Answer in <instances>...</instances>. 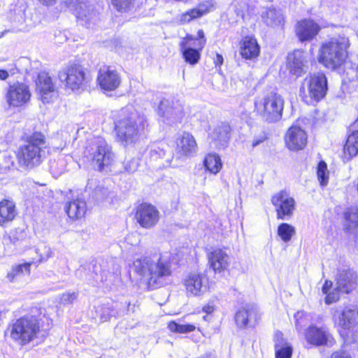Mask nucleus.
<instances>
[{"label":"nucleus","instance_id":"nucleus-1","mask_svg":"<svg viewBox=\"0 0 358 358\" xmlns=\"http://www.w3.org/2000/svg\"><path fill=\"white\" fill-rule=\"evenodd\" d=\"M131 268L150 289L167 285L172 275L169 257L163 254L155 253L137 258Z\"/></svg>","mask_w":358,"mask_h":358},{"label":"nucleus","instance_id":"nucleus-2","mask_svg":"<svg viewBox=\"0 0 358 358\" xmlns=\"http://www.w3.org/2000/svg\"><path fill=\"white\" fill-rule=\"evenodd\" d=\"M44 322L41 323L38 318L34 315H24L13 321L8 327L6 336L20 345H24L41 334L46 336L51 327V322L44 315Z\"/></svg>","mask_w":358,"mask_h":358},{"label":"nucleus","instance_id":"nucleus-3","mask_svg":"<svg viewBox=\"0 0 358 358\" xmlns=\"http://www.w3.org/2000/svg\"><path fill=\"white\" fill-rule=\"evenodd\" d=\"M147 126L145 119L136 111L122 110L115 128L118 141L124 146L135 143L144 135Z\"/></svg>","mask_w":358,"mask_h":358},{"label":"nucleus","instance_id":"nucleus-4","mask_svg":"<svg viewBox=\"0 0 358 358\" xmlns=\"http://www.w3.org/2000/svg\"><path fill=\"white\" fill-rule=\"evenodd\" d=\"M349 46V39L344 35L331 38L322 45L319 62L329 69H336L345 62Z\"/></svg>","mask_w":358,"mask_h":358},{"label":"nucleus","instance_id":"nucleus-5","mask_svg":"<svg viewBox=\"0 0 358 358\" xmlns=\"http://www.w3.org/2000/svg\"><path fill=\"white\" fill-rule=\"evenodd\" d=\"M46 147L45 136L35 132L28 138L17 154L18 162L22 166L31 169L41 162V152Z\"/></svg>","mask_w":358,"mask_h":358},{"label":"nucleus","instance_id":"nucleus-6","mask_svg":"<svg viewBox=\"0 0 358 358\" xmlns=\"http://www.w3.org/2000/svg\"><path fill=\"white\" fill-rule=\"evenodd\" d=\"M255 108L261 118L268 123L279 121L282 115L284 99L275 92H270L255 102Z\"/></svg>","mask_w":358,"mask_h":358},{"label":"nucleus","instance_id":"nucleus-7","mask_svg":"<svg viewBox=\"0 0 358 358\" xmlns=\"http://www.w3.org/2000/svg\"><path fill=\"white\" fill-rule=\"evenodd\" d=\"M357 286V275L350 268L338 269L336 287L325 297V302L331 304L339 299L340 294H350Z\"/></svg>","mask_w":358,"mask_h":358},{"label":"nucleus","instance_id":"nucleus-8","mask_svg":"<svg viewBox=\"0 0 358 358\" xmlns=\"http://www.w3.org/2000/svg\"><path fill=\"white\" fill-rule=\"evenodd\" d=\"M89 157L94 169L102 171L113 161L114 154L106 141L100 137L95 138L92 145L87 148Z\"/></svg>","mask_w":358,"mask_h":358},{"label":"nucleus","instance_id":"nucleus-9","mask_svg":"<svg viewBox=\"0 0 358 358\" xmlns=\"http://www.w3.org/2000/svg\"><path fill=\"white\" fill-rule=\"evenodd\" d=\"M327 90V78L324 73H318L306 78L300 88V95L308 96L316 101H319L326 94Z\"/></svg>","mask_w":358,"mask_h":358},{"label":"nucleus","instance_id":"nucleus-10","mask_svg":"<svg viewBox=\"0 0 358 358\" xmlns=\"http://www.w3.org/2000/svg\"><path fill=\"white\" fill-rule=\"evenodd\" d=\"M335 322L342 328L341 336L348 343L358 342V315H337Z\"/></svg>","mask_w":358,"mask_h":358},{"label":"nucleus","instance_id":"nucleus-11","mask_svg":"<svg viewBox=\"0 0 358 358\" xmlns=\"http://www.w3.org/2000/svg\"><path fill=\"white\" fill-rule=\"evenodd\" d=\"M210 282L206 273L203 272H192L185 280V286L187 293L194 296H201L210 288Z\"/></svg>","mask_w":358,"mask_h":358},{"label":"nucleus","instance_id":"nucleus-12","mask_svg":"<svg viewBox=\"0 0 358 358\" xmlns=\"http://www.w3.org/2000/svg\"><path fill=\"white\" fill-rule=\"evenodd\" d=\"M271 203L275 208L278 219L290 217L295 210V201L286 191H280L271 198Z\"/></svg>","mask_w":358,"mask_h":358},{"label":"nucleus","instance_id":"nucleus-13","mask_svg":"<svg viewBox=\"0 0 358 358\" xmlns=\"http://www.w3.org/2000/svg\"><path fill=\"white\" fill-rule=\"evenodd\" d=\"M306 342L313 346L332 347L336 341L333 336L327 329L317 327L315 325L310 326L305 332Z\"/></svg>","mask_w":358,"mask_h":358},{"label":"nucleus","instance_id":"nucleus-14","mask_svg":"<svg viewBox=\"0 0 358 358\" xmlns=\"http://www.w3.org/2000/svg\"><path fill=\"white\" fill-rule=\"evenodd\" d=\"M58 77L61 81H66V86L72 90L83 88L86 82V76L83 68L79 65H73L66 71H60Z\"/></svg>","mask_w":358,"mask_h":358},{"label":"nucleus","instance_id":"nucleus-15","mask_svg":"<svg viewBox=\"0 0 358 358\" xmlns=\"http://www.w3.org/2000/svg\"><path fill=\"white\" fill-rule=\"evenodd\" d=\"M135 217L142 227L150 229L158 222L159 212L155 206L144 203L137 207Z\"/></svg>","mask_w":358,"mask_h":358},{"label":"nucleus","instance_id":"nucleus-16","mask_svg":"<svg viewBox=\"0 0 358 358\" xmlns=\"http://www.w3.org/2000/svg\"><path fill=\"white\" fill-rule=\"evenodd\" d=\"M208 265L215 275H222L230 265L231 259L227 252L221 248H215L207 255Z\"/></svg>","mask_w":358,"mask_h":358},{"label":"nucleus","instance_id":"nucleus-17","mask_svg":"<svg viewBox=\"0 0 358 358\" xmlns=\"http://www.w3.org/2000/svg\"><path fill=\"white\" fill-rule=\"evenodd\" d=\"M97 82L101 90L114 91L121 84V77L117 71L110 66H103L99 71Z\"/></svg>","mask_w":358,"mask_h":358},{"label":"nucleus","instance_id":"nucleus-18","mask_svg":"<svg viewBox=\"0 0 358 358\" xmlns=\"http://www.w3.org/2000/svg\"><path fill=\"white\" fill-rule=\"evenodd\" d=\"M287 69L290 74L296 77H300L306 73L308 69V61L304 51L294 50L288 54Z\"/></svg>","mask_w":358,"mask_h":358},{"label":"nucleus","instance_id":"nucleus-19","mask_svg":"<svg viewBox=\"0 0 358 358\" xmlns=\"http://www.w3.org/2000/svg\"><path fill=\"white\" fill-rule=\"evenodd\" d=\"M320 25L311 19H304L296 24V35L301 42L312 41L320 32Z\"/></svg>","mask_w":358,"mask_h":358},{"label":"nucleus","instance_id":"nucleus-20","mask_svg":"<svg viewBox=\"0 0 358 358\" xmlns=\"http://www.w3.org/2000/svg\"><path fill=\"white\" fill-rule=\"evenodd\" d=\"M30 96L28 86L22 83L11 85L6 95L9 105L15 107L26 103Z\"/></svg>","mask_w":358,"mask_h":358},{"label":"nucleus","instance_id":"nucleus-21","mask_svg":"<svg viewBox=\"0 0 358 358\" xmlns=\"http://www.w3.org/2000/svg\"><path fill=\"white\" fill-rule=\"evenodd\" d=\"M215 1L213 0H206L199 3L196 7L187 10L181 14L179 21L185 24L189 23L193 20L201 17L204 15L211 12L215 8Z\"/></svg>","mask_w":358,"mask_h":358},{"label":"nucleus","instance_id":"nucleus-22","mask_svg":"<svg viewBox=\"0 0 358 358\" xmlns=\"http://www.w3.org/2000/svg\"><path fill=\"white\" fill-rule=\"evenodd\" d=\"M285 140L289 150H299L306 145L307 135L299 127H292L287 130Z\"/></svg>","mask_w":358,"mask_h":358},{"label":"nucleus","instance_id":"nucleus-23","mask_svg":"<svg viewBox=\"0 0 358 358\" xmlns=\"http://www.w3.org/2000/svg\"><path fill=\"white\" fill-rule=\"evenodd\" d=\"M36 90L43 103H49L55 94V86L48 73L41 72L36 80Z\"/></svg>","mask_w":358,"mask_h":358},{"label":"nucleus","instance_id":"nucleus-24","mask_svg":"<svg viewBox=\"0 0 358 358\" xmlns=\"http://www.w3.org/2000/svg\"><path fill=\"white\" fill-rule=\"evenodd\" d=\"M197 144L194 137L188 132H183L177 139V152L182 156L191 157L196 154Z\"/></svg>","mask_w":358,"mask_h":358},{"label":"nucleus","instance_id":"nucleus-25","mask_svg":"<svg viewBox=\"0 0 358 358\" xmlns=\"http://www.w3.org/2000/svg\"><path fill=\"white\" fill-rule=\"evenodd\" d=\"M194 40L192 35L187 34L180 43L184 59L191 64H196L200 59L201 56L200 50L192 47V41Z\"/></svg>","mask_w":358,"mask_h":358},{"label":"nucleus","instance_id":"nucleus-26","mask_svg":"<svg viewBox=\"0 0 358 358\" xmlns=\"http://www.w3.org/2000/svg\"><path fill=\"white\" fill-rule=\"evenodd\" d=\"M231 127L228 123L222 122L217 125L211 134V138L216 147L224 149L227 147L230 138Z\"/></svg>","mask_w":358,"mask_h":358},{"label":"nucleus","instance_id":"nucleus-27","mask_svg":"<svg viewBox=\"0 0 358 358\" xmlns=\"http://www.w3.org/2000/svg\"><path fill=\"white\" fill-rule=\"evenodd\" d=\"M158 113L166 120L171 122L180 121L183 116L180 107L173 108L168 100H163L160 102L158 108Z\"/></svg>","mask_w":358,"mask_h":358},{"label":"nucleus","instance_id":"nucleus-28","mask_svg":"<svg viewBox=\"0 0 358 358\" xmlns=\"http://www.w3.org/2000/svg\"><path fill=\"white\" fill-rule=\"evenodd\" d=\"M240 53L246 59H252L259 54V46L255 38L246 36L241 42Z\"/></svg>","mask_w":358,"mask_h":358},{"label":"nucleus","instance_id":"nucleus-29","mask_svg":"<svg viewBox=\"0 0 358 358\" xmlns=\"http://www.w3.org/2000/svg\"><path fill=\"white\" fill-rule=\"evenodd\" d=\"M65 208L69 217L72 220L82 218L87 212L86 202L80 199L70 201Z\"/></svg>","mask_w":358,"mask_h":358},{"label":"nucleus","instance_id":"nucleus-30","mask_svg":"<svg viewBox=\"0 0 358 358\" xmlns=\"http://www.w3.org/2000/svg\"><path fill=\"white\" fill-rule=\"evenodd\" d=\"M15 203L8 199L0 202V225L12 221L16 216Z\"/></svg>","mask_w":358,"mask_h":358},{"label":"nucleus","instance_id":"nucleus-31","mask_svg":"<svg viewBox=\"0 0 358 358\" xmlns=\"http://www.w3.org/2000/svg\"><path fill=\"white\" fill-rule=\"evenodd\" d=\"M262 17L264 22L270 27H276L282 25L283 16L280 10L275 8H268L262 13Z\"/></svg>","mask_w":358,"mask_h":358},{"label":"nucleus","instance_id":"nucleus-32","mask_svg":"<svg viewBox=\"0 0 358 358\" xmlns=\"http://www.w3.org/2000/svg\"><path fill=\"white\" fill-rule=\"evenodd\" d=\"M351 134L348 136L344 145V152L348 153L350 157L358 154V130H352L350 128Z\"/></svg>","mask_w":358,"mask_h":358},{"label":"nucleus","instance_id":"nucleus-33","mask_svg":"<svg viewBox=\"0 0 358 358\" xmlns=\"http://www.w3.org/2000/svg\"><path fill=\"white\" fill-rule=\"evenodd\" d=\"M204 166L211 173L217 174L222 169V164L218 155L210 153L206 157Z\"/></svg>","mask_w":358,"mask_h":358},{"label":"nucleus","instance_id":"nucleus-34","mask_svg":"<svg viewBox=\"0 0 358 358\" xmlns=\"http://www.w3.org/2000/svg\"><path fill=\"white\" fill-rule=\"evenodd\" d=\"M275 358H292V347L282 339L275 341Z\"/></svg>","mask_w":358,"mask_h":358},{"label":"nucleus","instance_id":"nucleus-35","mask_svg":"<svg viewBox=\"0 0 358 358\" xmlns=\"http://www.w3.org/2000/svg\"><path fill=\"white\" fill-rule=\"evenodd\" d=\"M345 219L347 228L350 230L358 226V208L351 207L347 209L345 213Z\"/></svg>","mask_w":358,"mask_h":358},{"label":"nucleus","instance_id":"nucleus-36","mask_svg":"<svg viewBox=\"0 0 358 358\" xmlns=\"http://www.w3.org/2000/svg\"><path fill=\"white\" fill-rule=\"evenodd\" d=\"M295 234V228L287 223L280 224L278 227V234L284 242H289Z\"/></svg>","mask_w":358,"mask_h":358},{"label":"nucleus","instance_id":"nucleus-37","mask_svg":"<svg viewBox=\"0 0 358 358\" xmlns=\"http://www.w3.org/2000/svg\"><path fill=\"white\" fill-rule=\"evenodd\" d=\"M169 147L166 143H161L159 145H154L150 151L151 161H157L165 158Z\"/></svg>","mask_w":358,"mask_h":358},{"label":"nucleus","instance_id":"nucleus-38","mask_svg":"<svg viewBox=\"0 0 358 358\" xmlns=\"http://www.w3.org/2000/svg\"><path fill=\"white\" fill-rule=\"evenodd\" d=\"M34 262L29 263H25L22 264H19L14 266L11 271L8 273L7 278L10 281L13 282L15 279V277L23 275L24 273L29 274L30 272V265Z\"/></svg>","mask_w":358,"mask_h":358},{"label":"nucleus","instance_id":"nucleus-39","mask_svg":"<svg viewBox=\"0 0 358 358\" xmlns=\"http://www.w3.org/2000/svg\"><path fill=\"white\" fill-rule=\"evenodd\" d=\"M35 252L38 255L37 262L41 263L47 261L49 258L52 257L53 252L51 248L45 244H41L35 249Z\"/></svg>","mask_w":358,"mask_h":358},{"label":"nucleus","instance_id":"nucleus-40","mask_svg":"<svg viewBox=\"0 0 358 358\" xmlns=\"http://www.w3.org/2000/svg\"><path fill=\"white\" fill-rule=\"evenodd\" d=\"M14 166V158L5 152H0V173H4Z\"/></svg>","mask_w":358,"mask_h":358},{"label":"nucleus","instance_id":"nucleus-41","mask_svg":"<svg viewBox=\"0 0 358 358\" xmlns=\"http://www.w3.org/2000/svg\"><path fill=\"white\" fill-rule=\"evenodd\" d=\"M169 329L173 332L185 334L194 331L195 327L192 324H180L175 322H171L169 324Z\"/></svg>","mask_w":358,"mask_h":358},{"label":"nucleus","instance_id":"nucleus-42","mask_svg":"<svg viewBox=\"0 0 358 358\" xmlns=\"http://www.w3.org/2000/svg\"><path fill=\"white\" fill-rule=\"evenodd\" d=\"M136 0H113V6L121 12H126L134 6Z\"/></svg>","mask_w":358,"mask_h":358},{"label":"nucleus","instance_id":"nucleus-43","mask_svg":"<svg viewBox=\"0 0 358 358\" xmlns=\"http://www.w3.org/2000/svg\"><path fill=\"white\" fill-rule=\"evenodd\" d=\"M317 177L322 186L327 185L328 182V171L327 164L324 162H320L317 166Z\"/></svg>","mask_w":358,"mask_h":358},{"label":"nucleus","instance_id":"nucleus-44","mask_svg":"<svg viewBox=\"0 0 358 358\" xmlns=\"http://www.w3.org/2000/svg\"><path fill=\"white\" fill-rule=\"evenodd\" d=\"M193 38L194 40L192 41V47L196 50L201 51L206 43L203 31L202 29H199L197 32V36H193Z\"/></svg>","mask_w":358,"mask_h":358},{"label":"nucleus","instance_id":"nucleus-45","mask_svg":"<svg viewBox=\"0 0 358 358\" xmlns=\"http://www.w3.org/2000/svg\"><path fill=\"white\" fill-rule=\"evenodd\" d=\"M252 315H235L234 320L237 324V326L240 328L246 327H252L253 324L250 322V319L249 316Z\"/></svg>","mask_w":358,"mask_h":358},{"label":"nucleus","instance_id":"nucleus-46","mask_svg":"<svg viewBox=\"0 0 358 358\" xmlns=\"http://www.w3.org/2000/svg\"><path fill=\"white\" fill-rule=\"evenodd\" d=\"M109 191L103 187H97L94 192V197L97 201H104L109 195Z\"/></svg>","mask_w":358,"mask_h":358},{"label":"nucleus","instance_id":"nucleus-47","mask_svg":"<svg viewBox=\"0 0 358 358\" xmlns=\"http://www.w3.org/2000/svg\"><path fill=\"white\" fill-rule=\"evenodd\" d=\"M218 303L217 299L210 300L203 307V311L205 313H213L215 311H217Z\"/></svg>","mask_w":358,"mask_h":358},{"label":"nucleus","instance_id":"nucleus-48","mask_svg":"<svg viewBox=\"0 0 358 358\" xmlns=\"http://www.w3.org/2000/svg\"><path fill=\"white\" fill-rule=\"evenodd\" d=\"M77 295L76 292L63 294L61 297V302L63 304L71 303L77 298Z\"/></svg>","mask_w":358,"mask_h":358},{"label":"nucleus","instance_id":"nucleus-49","mask_svg":"<svg viewBox=\"0 0 358 358\" xmlns=\"http://www.w3.org/2000/svg\"><path fill=\"white\" fill-rule=\"evenodd\" d=\"M138 167V160L136 159H132L127 162L124 166V169L129 173L135 172Z\"/></svg>","mask_w":358,"mask_h":358},{"label":"nucleus","instance_id":"nucleus-50","mask_svg":"<svg viewBox=\"0 0 358 358\" xmlns=\"http://www.w3.org/2000/svg\"><path fill=\"white\" fill-rule=\"evenodd\" d=\"M331 358H351L350 355L345 351L338 350L334 352Z\"/></svg>","mask_w":358,"mask_h":358},{"label":"nucleus","instance_id":"nucleus-51","mask_svg":"<svg viewBox=\"0 0 358 358\" xmlns=\"http://www.w3.org/2000/svg\"><path fill=\"white\" fill-rule=\"evenodd\" d=\"M256 311H257V306L255 303L246 304L243 309L245 313H252Z\"/></svg>","mask_w":358,"mask_h":358},{"label":"nucleus","instance_id":"nucleus-52","mask_svg":"<svg viewBox=\"0 0 358 358\" xmlns=\"http://www.w3.org/2000/svg\"><path fill=\"white\" fill-rule=\"evenodd\" d=\"M214 64L215 66H220L223 64V57L219 54L216 53L215 57L213 58Z\"/></svg>","mask_w":358,"mask_h":358},{"label":"nucleus","instance_id":"nucleus-53","mask_svg":"<svg viewBox=\"0 0 358 358\" xmlns=\"http://www.w3.org/2000/svg\"><path fill=\"white\" fill-rule=\"evenodd\" d=\"M332 284L333 283L331 281L326 280L325 283L324 284V285L322 287V292L324 294H326L327 296L330 293L329 292V289L332 287Z\"/></svg>","mask_w":358,"mask_h":358},{"label":"nucleus","instance_id":"nucleus-54","mask_svg":"<svg viewBox=\"0 0 358 358\" xmlns=\"http://www.w3.org/2000/svg\"><path fill=\"white\" fill-rule=\"evenodd\" d=\"M67 7L76 6L78 0H62Z\"/></svg>","mask_w":358,"mask_h":358},{"label":"nucleus","instance_id":"nucleus-55","mask_svg":"<svg viewBox=\"0 0 358 358\" xmlns=\"http://www.w3.org/2000/svg\"><path fill=\"white\" fill-rule=\"evenodd\" d=\"M44 6H50L54 5L57 0H38Z\"/></svg>","mask_w":358,"mask_h":358},{"label":"nucleus","instance_id":"nucleus-56","mask_svg":"<svg viewBox=\"0 0 358 358\" xmlns=\"http://www.w3.org/2000/svg\"><path fill=\"white\" fill-rule=\"evenodd\" d=\"M250 113L245 110L241 113L240 117L242 120H245L246 122H248V120L250 119Z\"/></svg>","mask_w":358,"mask_h":358},{"label":"nucleus","instance_id":"nucleus-57","mask_svg":"<svg viewBox=\"0 0 358 358\" xmlns=\"http://www.w3.org/2000/svg\"><path fill=\"white\" fill-rule=\"evenodd\" d=\"M9 76V73L6 70H0V80H5Z\"/></svg>","mask_w":358,"mask_h":358},{"label":"nucleus","instance_id":"nucleus-58","mask_svg":"<svg viewBox=\"0 0 358 358\" xmlns=\"http://www.w3.org/2000/svg\"><path fill=\"white\" fill-rule=\"evenodd\" d=\"M247 8V5L245 3H244V7L243 8L242 10H236V11L237 12V15H241V16H243L244 15V9Z\"/></svg>","mask_w":358,"mask_h":358},{"label":"nucleus","instance_id":"nucleus-59","mask_svg":"<svg viewBox=\"0 0 358 358\" xmlns=\"http://www.w3.org/2000/svg\"><path fill=\"white\" fill-rule=\"evenodd\" d=\"M198 358H213V357L210 353H206Z\"/></svg>","mask_w":358,"mask_h":358},{"label":"nucleus","instance_id":"nucleus-60","mask_svg":"<svg viewBox=\"0 0 358 358\" xmlns=\"http://www.w3.org/2000/svg\"><path fill=\"white\" fill-rule=\"evenodd\" d=\"M262 142V140H255L252 142V147H256Z\"/></svg>","mask_w":358,"mask_h":358},{"label":"nucleus","instance_id":"nucleus-61","mask_svg":"<svg viewBox=\"0 0 358 358\" xmlns=\"http://www.w3.org/2000/svg\"><path fill=\"white\" fill-rule=\"evenodd\" d=\"M298 321H299V319L298 318H296V326L298 325Z\"/></svg>","mask_w":358,"mask_h":358},{"label":"nucleus","instance_id":"nucleus-62","mask_svg":"<svg viewBox=\"0 0 358 358\" xmlns=\"http://www.w3.org/2000/svg\"><path fill=\"white\" fill-rule=\"evenodd\" d=\"M278 335L281 336L282 334H281V333L276 334V337H278Z\"/></svg>","mask_w":358,"mask_h":358},{"label":"nucleus","instance_id":"nucleus-63","mask_svg":"<svg viewBox=\"0 0 358 358\" xmlns=\"http://www.w3.org/2000/svg\"><path fill=\"white\" fill-rule=\"evenodd\" d=\"M207 316L208 315L203 316L204 320H206Z\"/></svg>","mask_w":358,"mask_h":358},{"label":"nucleus","instance_id":"nucleus-64","mask_svg":"<svg viewBox=\"0 0 358 358\" xmlns=\"http://www.w3.org/2000/svg\"><path fill=\"white\" fill-rule=\"evenodd\" d=\"M236 313L241 314V313H242V312L241 311H238Z\"/></svg>","mask_w":358,"mask_h":358}]
</instances>
